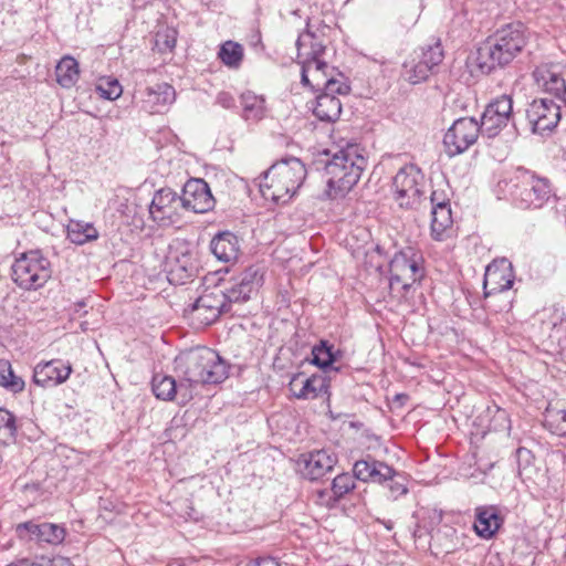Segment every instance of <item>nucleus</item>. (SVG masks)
I'll return each mask as SVG.
<instances>
[{"mask_svg":"<svg viewBox=\"0 0 566 566\" xmlns=\"http://www.w3.org/2000/svg\"><path fill=\"white\" fill-rule=\"evenodd\" d=\"M552 195L548 180L533 175V207L541 208Z\"/></svg>","mask_w":566,"mask_h":566,"instance_id":"obj_45","label":"nucleus"},{"mask_svg":"<svg viewBox=\"0 0 566 566\" xmlns=\"http://www.w3.org/2000/svg\"><path fill=\"white\" fill-rule=\"evenodd\" d=\"M51 275V262L39 250L21 254L11 266L13 282L27 291L42 287Z\"/></svg>","mask_w":566,"mask_h":566,"instance_id":"obj_5","label":"nucleus"},{"mask_svg":"<svg viewBox=\"0 0 566 566\" xmlns=\"http://www.w3.org/2000/svg\"><path fill=\"white\" fill-rule=\"evenodd\" d=\"M306 177L305 165L296 157L282 158L274 163L259 184L260 192L276 205L287 203Z\"/></svg>","mask_w":566,"mask_h":566,"instance_id":"obj_3","label":"nucleus"},{"mask_svg":"<svg viewBox=\"0 0 566 566\" xmlns=\"http://www.w3.org/2000/svg\"><path fill=\"white\" fill-rule=\"evenodd\" d=\"M242 117L245 120L259 122L265 115V99L252 92L242 93L240 96Z\"/></svg>","mask_w":566,"mask_h":566,"instance_id":"obj_31","label":"nucleus"},{"mask_svg":"<svg viewBox=\"0 0 566 566\" xmlns=\"http://www.w3.org/2000/svg\"><path fill=\"white\" fill-rule=\"evenodd\" d=\"M533 134L552 133L560 120V107L552 97L533 98Z\"/></svg>","mask_w":566,"mask_h":566,"instance_id":"obj_19","label":"nucleus"},{"mask_svg":"<svg viewBox=\"0 0 566 566\" xmlns=\"http://www.w3.org/2000/svg\"><path fill=\"white\" fill-rule=\"evenodd\" d=\"M253 566H280V564L272 557H262Z\"/></svg>","mask_w":566,"mask_h":566,"instance_id":"obj_54","label":"nucleus"},{"mask_svg":"<svg viewBox=\"0 0 566 566\" xmlns=\"http://www.w3.org/2000/svg\"><path fill=\"white\" fill-rule=\"evenodd\" d=\"M366 165V158L358 153L355 145L333 154L324 164L327 196L331 199L344 197L358 182Z\"/></svg>","mask_w":566,"mask_h":566,"instance_id":"obj_4","label":"nucleus"},{"mask_svg":"<svg viewBox=\"0 0 566 566\" xmlns=\"http://www.w3.org/2000/svg\"><path fill=\"white\" fill-rule=\"evenodd\" d=\"M142 108L150 114L163 113L175 102V88L168 83H158L138 92Z\"/></svg>","mask_w":566,"mask_h":566,"instance_id":"obj_21","label":"nucleus"},{"mask_svg":"<svg viewBox=\"0 0 566 566\" xmlns=\"http://www.w3.org/2000/svg\"><path fill=\"white\" fill-rule=\"evenodd\" d=\"M182 206L186 211L205 213L214 207V198L208 184L203 179H189L181 193Z\"/></svg>","mask_w":566,"mask_h":566,"instance_id":"obj_15","label":"nucleus"},{"mask_svg":"<svg viewBox=\"0 0 566 566\" xmlns=\"http://www.w3.org/2000/svg\"><path fill=\"white\" fill-rule=\"evenodd\" d=\"M218 55L224 65L237 69L243 59V48L237 42L227 41L221 45Z\"/></svg>","mask_w":566,"mask_h":566,"instance_id":"obj_39","label":"nucleus"},{"mask_svg":"<svg viewBox=\"0 0 566 566\" xmlns=\"http://www.w3.org/2000/svg\"><path fill=\"white\" fill-rule=\"evenodd\" d=\"M151 390L156 398L164 401H171L177 396L180 398L179 382L167 375H155L151 380Z\"/></svg>","mask_w":566,"mask_h":566,"instance_id":"obj_32","label":"nucleus"},{"mask_svg":"<svg viewBox=\"0 0 566 566\" xmlns=\"http://www.w3.org/2000/svg\"><path fill=\"white\" fill-rule=\"evenodd\" d=\"M512 285V264L507 259H496L486 266L483 281L485 298L493 294L505 292Z\"/></svg>","mask_w":566,"mask_h":566,"instance_id":"obj_17","label":"nucleus"},{"mask_svg":"<svg viewBox=\"0 0 566 566\" xmlns=\"http://www.w3.org/2000/svg\"><path fill=\"white\" fill-rule=\"evenodd\" d=\"M504 523L500 510L494 505H480L474 510L473 530L483 539H491Z\"/></svg>","mask_w":566,"mask_h":566,"instance_id":"obj_22","label":"nucleus"},{"mask_svg":"<svg viewBox=\"0 0 566 566\" xmlns=\"http://www.w3.org/2000/svg\"><path fill=\"white\" fill-rule=\"evenodd\" d=\"M210 250L219 261H234L240 252L239 238L230 231H221L212 238Z\"/></svg>","mask_w":566,"mask_h":566,"instance_id":"obj_27","label":"nucleus"},{"mask_svg":"<svg viewBox=\"0 0 566 566\" xmlns=\"http://www.w3.org/2000/svg\"><path fill=\"white\" fill-rule=\"evenodd\" d=\"M300 376L295 375L290 382V389L295 398L307 400L328 394L329 380L322 374H314L306 378L302 381L301 388L296 390Z\"/></svg>","mask_w":566,"mask_h":566,"instance_id":"obj_26","label":"nucleus"},{"mask_svg":"<svg viewBox=\"0 0 566 566\" xmlns=\"http://www.w3.org/2000/svg\"><path fill=\"white\" fill-rule=\"evenodd\" d=\"M166 268L169 282L182 285L197 276L200 265L197 253L187 243L176 242L169 247Z\"/></svg>","mask_w":566,"mask_h":566,"instance_id":"obj_8","label":"nucleus"},{"mask_svg":"<svg viewBox=\"0 0 566 566\" xmlns=\"http://www.w3.org/2000/svg\"><path fill=\"white\" fill-rule=\"evenodd\" d=\"M422 12L421 0H397L394 7V27L398 32H408L418 22Z\"/></svg>","mask_w":566,"mask_h":566,"instance_id":"obj_25","label":"nucleus"},{"mask_svg":"<svg viewBox=\"0 0 566 566\" xmlns=\"http://www.w3.org/2000/svg\"><path fill=\"white\" fill-rule=\"evenodd\" d=\"M521 24H510L489 36L472 56V63L484 75L511 63L526 45Z\"/></svg>","mask_w":566,"mask_h":566,"instance_id":"obj_2","label":"nucleus"},{"mask_svg":"<svg viewBox=\"0 0 566 566\" xmlns=\"http://www.w3.org/2000/svg\"><path fill=\"white\" fill-rule=\"evenodd\" d=\"M72 366L61 359H52L36 364L33 369V382L43 388L59 386L66 381Z\"/></svg>","mask_w":566,"mask_h":566,"instance_id":"obj_20","label":"nucleus"},{"mask_svg":"<svg viewBox=\"0 0 566 566\" xmlns=\"http://www.w3.org/2000/svg\"><path fill=\"white\" fill-rule=\"evenodd\" d=\"M558 346H560L562 349H564V345H562V343H558Z\"/></svg>","mask_w":566,"mask_h":566,"instance_id":"obj_60","label":"nucleus"},{"mask_svg":"<svg viewBox=\"0 0 566 566\" xmlns=\"http://www.w3.org/2000/svg\"><path fill=\"white\" fill-rule=\"evenodd\" d=\"M507 413L505 410L496 408V413L494 417V423L490 424V428L494 431H503L510 429V424H507Z\"/></svg>","mask_w":566,"mask_h":566,"instance_id":"obj_49","label":"nucleus"},{"mask_svg":"<svg viewBox=\"0 0 566 566\" xmlns=\"http://www.w3.org/2000/svg\"><path fill=\"white\" fill-rule=\"evenodd\" d=\"M381 485L388 490L387 497L392 501H396L408 493L406 476L402 473L397 472L394 468L391 469V474L386 478L385 484Z\"/></svg>","mask_w":566,"mask_h":566,"instance_id":"obj_40","label":"nucleus"},{"mask_svg":"<svg viewBox=\"0 0 566 566\" xmlns=\"http://www.w3.org/2000/svg\"><path fill=\"white\" fill-rule=\"evenodd\" d=\"M8 566H44L42 563L31 559V558H22L14 563H11Z\"/></svg>","mask_w":566,"mask_h":566,"instance_id":"obj_53","label":"nucleus"},{"mask_svg":"<svg viewBox=\"0 0 566 566\" xmlns=\"http://www.w3.org/2000/svg\"><path fill=\"white\" fill-rule=\"evenodd\" d=\"M424 184V175L413 164L403 166L392 179L394 198L401 208H411L418 202Z\"/></svg>","mask_w":566,"mask_h":566,"instance_id":"obj_10","label":"nucleus"},{"mask_svg":"<svg viewBox=\"0 0 566 566\" xmlns=\"http://www.w3.org/2000/svg\"><path fill=\"white\" fill-rule=\"evenodd\" d=\"M298 59L302 60L301 82L310 84V75H319V69H327L328 65L319 56L325 51L323 40L310 29L301 33L296 41Z\"/></svg>","mask_w":566,"mask_h":566,"instance_id":"obj_9","label":"nucleus"},{"mask_svg":"<svg viewBox=\"0 0 566 566\" xmlns=\"http://www.w3.org/2000/svg\"><path fill=\"white\" fill-rule=\"evenodd\" d=\"M85 306H86V304H85V302H83V301H82V302L76 303V304H75V307H76V308H75V312H76V313H80V311H81L82 308H84Z\"/></svg>","mask_w":566,"mask_h":566,"instance_id":"obj_56","label":"nucleus"},{"mask_svg":"<svg viewBox=\"0 0 566 566\" xmlns=\"http://www.w3.org/2000/svg\"><path fill=\"white\" fill-rule=\"evenodd\" d=\"M96 91L101 97L108 101L118 98L123 93V88L118 80L112 77L101 78L96 84Z\"/></svg>","mask_w":566,"mask_h":566,"instance_id":"obj_44","label":"nucleus"},{"mask_svg":"<svg viewBox=\"0 0 566 566\" xmlns=\"http://www.w3.org/2000/svg\"><path fill=\"white\" fill-rule=\"evenodd\" d=\"M421 261L422 258L410 247L397 252L389 264L390 289L396 290L400 285V294L405 296L411 285L423 276Z\"/></svg>","mask_w":566,"mask_h":566,"instance_id":"obj_7","label":"nucleus"},{"mask_svg":"<svg viewBox=\"0 0 566 566\" xmlns=\"http://www.w3.org/2000/svg\"><path fill=\"white\" fill-rule=\"evenodd\" d=\"M342 113V103L339 98L329 93H321L313 107V114L322 122L334 123Z\"/></svg>","mask_w":566,"mask_h":566,"instance_id":"obj_29","label":"nucleus"},{"mask_svg":"<svg viewBox=\"0 0 566 566\" xmlns=\"http://www.w3.org/2000/svg\"><path fill=\"white\" fill-rule=\"evenodd\" d=\"M177 43V31L167 29L156 34V46L160 52L172 51Z\"/></svg>","mask_w":566,"mask_h":566,"instance_id":"obj_48","label":"nucleus"},{"mask_svg":"<svg viewBox=\"0 0 566 566\" xmlns=\"http://www.w3.org/2000/svg\"><path fill=\"white\" fill-rule=\"evenodd\" d=\"M17 434V420L12 412L0 408V440H13Z\"/></svg>","mask_w":566,"mask_h":566,"instance_id":"obj_47","label":"nucleus"},{"mask_svg":"<svg viewBox=\"0 0 566 566\" xmlns=\"http://www.w3.org/2000/svg\"><path fill=\"white\" fill-rule=\"evenodd\" d=\"M98 231L92 223L71 221L67 226V239L75 244L82 245L88 241L96 240Z\"/></svg>","mask_w":566,"mask_h":566,"instance_id":"obj_37","label":"nucleus"},{"mask_svg":"<svg viewBox=\"0 0 566 566\" xmlns=\"http://www.w3.org/2000/svg\"><path fill=\"white\" fill-rule=\"evenodd\" d=\"M530 196L531 191L528 189H524L520 193L513 192V199L516 203V206L521 209H528L530 208Z\"/></svg>","mask_w":566,"mask_h":566,"instance_id":"obj_51","label":"nucleus"},{"mask_svg":"<svg viewBox=\"0 0 566 566\" xmlns=\"http://www.w3.org/2000/svg\"><path fill=\"white\" fill-rule=\"evenodd\" d=\"M557 65H541L533 71V85L562 98L566 95L565 80L560 76Z\"/></svg>","mask_w":566,"mask_h":566,"instance_id":"obj_24","label":"nucleus"},{"mask_svg":"<svg viewBox=\"0 0 566 566\" xmlns=\"http://www.w3.org/2000/svg\"><path fill=\"white\" fill-rule=\"evenodd\" d=\"M377 522L380 523L381 525H384L386 527V530H388V531H391L394 528V522L390 520L378 518Z\"/></svg>","mask_w":566,"mask_h":566,"instance_id":"obj_55","label":"nucleus"},{"mask_svg":"<svg viewBox=\"0 0 566 566\" xmlns=\"http://www.w3.org/2000/svg\"><path fill=\"white\" fill-rule=\"evenodd\" d=\"M265 268L262 264H252L245 268L238 276L232 277L222 289H218L230 312L235 304L245 303L254 292L264 283Z\"/></svg>","mask_w":566,"mask_h":566,"instance_id":"obj_6","label":"nucleus"},{"mask_svg":"<svg viewBox=\"0 0 566 566\" xmlns=\"http://www.w3.org/2000/svg\"><path fill=\"white\" fill-rule=\"evenodd\" d=\"M326 69H319V75H311L310 84L306 86L312 87L315 91L323 88V93L347 95L349 93V86L335 78H326Z\"/></svg>","mask_w":566,"mask_h":566,"instance_id":"obj_34","label":"nucleus"},{"mask_svg":"<svg viewBox=\"0 0 566 566\" xmlns=\"http://www.w3.org/2000/svg\"><path fill=\"white\" fill-rule=\"evenodd\" d=\"M0 385L14 394L24 389V380L13 373L8 360H0Z\"/></svg>","mask_w":566,"mask_h":566,"instance_id":"obj_41","label":"nucleus"},{"mask_svg":"<svg viewBox=\"0 0 566 566\" xmlns=\"http://www.w3.org/2000/svg\"><path fill=\"white\" fill-rule=\"evenodd\" d=\"M512 113L511 97L503 95L490 103L484 109L479 126L481 134L488 138H493L506 126Z\"/></svg>","mask_w":566,"mask_h":566,"instance_id":"obj_14","label":"nucleus"},{"mask_svg":"<svg viewBox=\"0 0 566 566\" xmlns=\"http://www.w3.org/2000/svg\"><path fill=\"white\" fill-rule=\"evenodd\" d=\"M229 365L213 349L192 348L175 358V370L179 377L180 402L187 403L199 385H217L229 376Z\"/></svg>","mask_w":566,"mask_h":566,"instance_id":"obj_1","label":"nucleus"},{"mask_svg":"<svg viewBox=\"0 0 566 566\" xmlns=\"http://www.w3.org/2000/svg\"><path fill=\"white\" fill-rule=\"evenodd\" d=\"M536 409H544L542 424L552 433L566 436V410L553 406L552 400H536Z\"/></svg>","mask_w":566,"mask_h":566,"instance_id":"obj_28","label":"nucleus"},{"mask_svg":"<svg viewBox=\"0 0 566 566\" xmlns=\"http://www.w3.org/2000/svg\"><path fill=\"white\" fill-rule=\"evenodd\" d=\"M56 82L64 88L74 86L80 76L78 63L72 56H64L55 67Z\"/></svg>","mask_w":566,"mask_h":566,"instance_id":"obj_33","label":"nucleus"},{"mask_svg":"<svg viewBox=\"0 0 566 566\" xmlns=\"http://www.w3.org/2000/svg\"><path fill=\"white\" fill-rule=\"evenodd\" d=\"M185 211L181 196L171 188L157 190L149 205L151 219L161 226H171L180 221Z\"/></svg>","mask_w":566,"mask_h":566,"instance_id":"obj_12","label":"nucleus"},{"mask_svg":"<svg viewBox=\"0 0 566 566\" xmlns=\"http://www.w3.org/2000/svg\"><path fill=\"white\" fill-rule=\"evenodd\" d=\"M451 207L431 209V237L436 241L444 239V232L452 226Z\"/></svg>","mask_w":566,"mask_h":566,"instance_id":"obj_35","label":"nucleus"},{"mask_svg":"<svg viewBox=\"0 0 566 566\" xmlns=\"http://www.w3.org/2000/svg\"><path fill=\"white\" fill-rule=\"evenodd\" d=\"M537 318L542 324V329H551L554 334H549V338H557L560 340L558 334L559 326L566 322V307L564 305H553L538 312Z\"/></svg>","mask_w":566,"mask_h":566,"instance_id":"obj_30","label":"nucleus"},{"mask_svg":"<svg viewBox=\"0 0 566 566\" xmlns=\"http://www.w3.org/2000/svg\"><path fill=\"white\" fill-rule=\"evenodd\" d=\"M190 313L200 321L201 324L210 325L214 323L221 314L230 313L224 296L219 290L206 292L197 298L191 305Z\"/></svg>","mask_w":566,"mask_h":566,"instance_id":"obj_18","label":"nucleus"},{"mask_svg":"<svg viewBox=\"0 0 566 566\" xmlns=\"http://www.w3.org/2000/svg\"><path fill=\"white\" fill-rule=\"evenodd\" d=\"M0 385L14 394L24 389V380L13 373L8 360H0Z\"/></svg>","mask_w":566,"mask_h":566,"instance_id":"obj_42","label":"nucleus"},{"mask_svg":"<svg viewBox=\"0 0 566 566\" xmlns=\"http://www.w3.org/2000/svg\"><path fill=\"white\" fill-rule=\"evenodd\" d=\"M481 133L479 122L473 117H461L453 122L443 137V144L449 156L464 153L472 146Z\"/></svg>","mask_w":566,"mask_h":566,"instance_id":"obj_11","label":"nucleus"},{"mask_svg":"<svg viewBox=\"0 0 566 566\" xmlns=\"http://www.w3.org/2000/svg\"><path fill=\"white\" fill-rule=\"evenodd\" d=\"M526 470V467L525 468H522V464L520 463V469H518V473L521 476H523V472Z\"/></svg>","mask_w":566,"mask_h":566,"instance_id":"obj_58","label":"nucleus"},{"mask_svg":"<svg viewBox=\"0 0 566 566\" xmlns=\"http://www.w3.org/2000/svg\"><path fill=\"white\" fill-rule=\"evenodd\" d=\"M337 463V455L326 449L302 454L297 460L298 470L305 479L318 480L331 472Z\"/></svg>","mask_w":566,"mask_h":566,"instance_id":"obj_16","label":"nucleus"},{"mask_svg":"<svg viewBox=\"0 0 566 566\" xmlns=\"http://www.w3.org/2000/svg\"><path fill=\"white\" fill-rule=\"evenodd\" d=\"M391 469L387 463L368 455L354 463L353 473L361 482L385 484L386 478L391 474Z\"/></svg>","mask_w":566,"mask_h":566,"instance_id":"obj_23","label":"nucleus"},{"mask_svg":"<svg viewBox=\"0 0 566 566\" xmlns=\"http://www.w3.org/2000/svg\"><path fill=\"white\" fill-rule=\"evenodd\" d=\"M355 479V475H350L349 473L336 475L332 481V495L327 501V505L331 507L336 506L346 494L352 492L356 488Z\"/></svg>","mask_w":566,"mask_h":566,"instance_id":"obj_36","label":"nucleus"},{"mask_svg":"<svg viewBox=\"0 0 566 566\" xmlns=\"http://www.w3.org/2000/svg\"><path fill=\"white\" fill-rule=\"evenodd\" d=\"M432 208L450 207V201L443 191L433 190L430 196Z\"/></svg>","mask_w":566,"mask_h":566,"instance_id":"obj_50","label":"nucleus"},{"mask_svg":"<svg viewBox=\"0 0 566 566\" xmlns=\"http://www.w3.org/2000/svg\"><path fill=\"white\" fill-rule=\"evenodd\" d=\"M217 103L227 109L235 107V99L228 92H220L217 96Z\"/></svg>","mask_w":566,"mask_h":566,"instance_id":"obj_52","label":"nucleus"},{"mask_svg":"<svg viewBox=\"0 0 566 566\" xmlns=\"http://www.w3.org/2000/svg\"><path fill=\"white\" fill-rule=\"evenodd\" d=\"M405 77L411 84H418L426 81L432 73V69L419 59L418 62L406 63L403 65Z\"/></svg>","mask_w":566,"mask_h":566,"instance_id":"obj_43","label":"nucleus"},{"mask_svg":"<svg viewBox=\"0 0 566 566\" xmlns=\"http://www.w3.org/2000/svg\"><path fill=\"white\" fill-rule=\"evenodd\" d=\"M17 536L21 541L35 544H61L65 538V528L50 522L28 521L15 526Z\"/></svg>","mask_w":566,"mask_h":566,"instance_id":"obj_13","label":"nucleus"},{"mask_svg":"<svg viewBox=\"0 0 566 566\" xmlns=\"http://www.w3.org/2000/svg\"><path fill=\"white\" fill-rule=\"evenodd\" d=\"M333 348V345H329L326 340H322L318 345L313 347L311 363L324 371H337L338 368L332 367L333 363L336 360Z\"/></svg>","mask_w":566,"mask_h":566,"instance_id":"obj_38","label":"nucleus"},{"mask_svg":"<svg viewBox=\"0 0 566 566\" xmlns=\"http://www.w3.org/2000/svg\"><path fill=\"white\" fill-rule=\"evenodd\" d=\"M524 453H530V451L526 448H518L517 449V455L521 459Z\"/></svg>","mask_w":566,"mask_h":566,"instance_id":"obj_57","label":"nucleus"},{"mask_svg":"<svg viewBox=\"0 0 566 566\" xmlns=\"http://www.w3.org/2000/svg\"><path fill=\"white\" fill-rule=\"evenodd\" d=\"M558 346H560L562 349H564V345H562V343H558Z\"/></svg>","mask_w":566,"mask_h":566,"instance_id":"obj_59","label":"nucleus"},{"mask_svg":"<svg viewBox=\"0 0 566 566\" xmlns=\"http://www.w3.org/2000/svg\"><path fill=\"white\" fill-rule=\"evenodd\" d=\"M421 51L420 60L426 62L432 70L443 60V50L439 39L434 40L432 44L423 46Z\"/></svg>","mask_w":566,"mask_h":566,"instance_id":"obj_46","label":"nucleus"}]
</instances>
